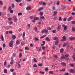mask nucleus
I'll return each mask as SVG.
<instances>
[{
	"label": "nucleus",
	"mask_w": 75,
	"mask_h": 75,
	"mask_svg": "<svg viewBox=\"0 0 75 75\" xmlns=\"http://www.w3.org/2000/svg\"><path fill=\"white\" fill-rule=\"evenodd\" d=\"M13 43H14V41L11 40L10 43H9V46L10 47H12V46L13 45Z\"/></svg>",
	"instance_id": "obj_1"
},
{
	"label": "nucleus",
	"mask_w": 75,
	"mask_h": 75,
	"mask_svg": "<svg viewBox=\"0 0 75 75\" xmlns=\"http://www.w3.org/2000/svg\"><path fill=\"white\" fill-rule=\"evenodd\" d=\"M62 27H63V28H64V30L65 31H66V30H67V28H68V26H66L65 25H64V24H63L62 25Z\"/></svg>",
	"instance_id": "obj_2"
},
{
	"label": "nucleus",
	"mask_w": 75,
	"mask_h": 75,
	"mask_svg": "<svg viewBox=\"0 0 75 75\" xmlns=\"http://www.w3.org/2000/svg\"><path fill=\"white\" fill-rule=\"evenodd\" d=\"M42 33H45V34H47V33H48V31L46 30H43L42 31Z\"/></svg>",
	"instance_id": "obj_3"
},
{
	"label": "nucleus",
	"mask_w": 75,
	"mask_h": 75,
	"mask_svg": "<svg viewBox=\"0 0 75 75\" xmlns=\"http://www.w3.org/2000/svg\"><path fill=\"white\" fill-rule=\"evenodd\" d=\"M13 19L14 20V22H17V18L16 16H13Z\"/></svg>",
	"instance_id": "obj_4"
},
{
	"label": "nucleus",
	"mask_w": 75,
	"mask_h": 75,
	"mask_svg": "<svg viewBox=\"0 0 75 75\" xmlns=\"http://www.w3.org/2000/svg\"><path fill=\"white\" fill-rule=\"evenodd\" d=\"M62 39H62L61 40V41H65V40H66V38H65V36H63L62 37Z\"/></svg>",
	"instance_id": "obj_5"
},
{
	"label": "nucleus",
	"mask_w": 75,
	"mask_h": 75,
	"mask_svg": "<svg viewBox=\"0 0 75 75\" xmlns=\"http://www.w3.org/2000/svg\"><path fill=\"white\" fill-rule=\"evenodd\" d=\"M26 10L28 11V10H31V7L30 6L27 7L26 8Z\"/></svg>",
	"instance_id": "obj_6"
},
{
	"label": "nucleus",
	"mask_w": 75,
	"mask_h": 75,
	"mask_svg": "<svg viewBox=\"0 0 75 75\" xmlns=\"http://www.w3.org/2000/svg\"><path fill=\"white\" fill-rule=\"evenodd\" d=\"M16 44L18 45V44H20V42H19L18 40H17L16 41Z\"/></svg>",
	"instance_id": "obj_7"
},
{
	"label": "nucleus",
	"mask_w": 75,
	"mask_h": 75,
	"mask_svg": "<svg viewBox=\"0 0 75 75\" xmlns=\"http://www.w3.org/2000/svg\"><path fill=\"white\" fill-rule=\"evenodd\" d=\"M57 14V11H55L54 12L53 16H55V15Z\"/></svg>",
	"instance_id": "obj_8"
},
{
	"label": "nucleus",
	"mask_w": 75,
	"mask_h": 75,
	"mask_svg": "<svg viewBox=\"0 0 75 75\" xmlns=\"http://www.w3.org/2000/svg\"><path fill=\"white\" fill-rule=\"evenodd\" d=\"M70 72H71V73H74V72H75V70H74L71 69L70 70Z\"/></svg>",
	"instance_id": "obj_9"
},
{
	"label": "nucleus",
	"mask_w": 75,
	"mask_h": 75,
	"mask_svg": "<svg viewBox=\"0 0 75 75\" xmlns=\"http://www.w3.org/2000/svg\"><path fill=\"white\" fill-rule=\"evenodd\" d=\"M1 39L2 41H4V38L3 37V35H1Z\"/></svg>",
	"instance_id": "obj_10"
},
{
	"label": "nucleus",
	"mask_w": 75,
	"mask_h": 75,
	"mask_svg": "<svg viewBox=\"0 0 75 75\" xmlns=\"http://www.w3.org/2000/svg\"><path fill=\"white\" fill-rule=\"evenodd\" d=\"M45 39L46 41H50V38H49L48 37H46L45 38Z\"/></svg>",
	"instance_id": "obj_11"
},
{
	"label": "nucleus",
	"mask_w": 75,
	"mask_h": 75,
	"mask_svg": "<svg viewBox=\"0 0 75 75\" xmlns=\"http://www.w3.org/2000/svg\"><path fill=\"white\" fill-rule=\"evenodd\" d=\"M58 38L57 37H55L53 38V40H58Z\"/></svg>",
	"instance_id": "obj_12"
},
{
	"label": "nucleus",
	"mask_w": 75,
	"mask_h": 75,
	"mask_svg": "<svg viewBox=\"0 0 75 75\" xmlns=\"http://www.w3.org/2000/svg\"><path fill=\"white\" fill-rule=\"evenodd\" d=\"M55 45H58V41L57 40H55Z\"/></svg>",
	"instance_id": "obj_13"
},
{
	"label": "nucleus",
	"mask_w": 75,
	"mask_h": 75,
	"mask_svg": "<svg viewBox=\"0 0 75 75\" xmlns=\"http://www.w3.org/2000/svg\"><path fill=\"white\" fill-rule=\"evenodd\" d=\"M69 39L70 40H75V37H73L72 38H70Z\"/></svg>",
	"instance_id": "obj_14"
},
{
	"label": "nucleus",
	"mask_w": 75,
	"mask_h": 75,
	"mask_svg": "<svg viewBox=\"0 0 75 75\" xmlns=\"http://www.w3.org/2000/svg\"><path fill=\"white\" fill-rule=\"evenodd\" d=\"M62 65H63V66H65V65H66V64L65 63H64V62H62L61 63Z\"/></svg>",
	"instance_id": "obj_15"
},
{
	"label": "nucleus",
	"mask_w": 75,
	"mask_h": 75,
	"mask_svg": "<svg viewBox=\"0 0 75 75\" xmlns=\"http://www.w3.org/2000/svg\"><path fill=\"white\" fill-rule=\"evenodd\" d=\"M40 19L42 20V19H45V17L43 16H40Z\"/></svg>",
	"instance_id": "obj_16"
},
{
	"label": "nucleus",
	"mask_w": 75,
	"mask_h": 75,
	"mask_svg": "<svg viewBox=\"0 0 75 75\" xmlns=\"http://www.w3.org/2000/svg\"><path fill=\"white\" fill-rule=\"evenodd\" d=\"M63 51H64V49L62 48L60 50V52L61 53H62L63 52Z\"/></svg>",
	"instance_id": "obj_17"
},
{
	"label": "nucleus",
	"mask_w": 75,
	"mask_h": 75,
	"mask_svg": "<svg viewBox=\"0 0 75 75\" xmlns=\"http://www.w3.org/2000/svg\"><path fill=\"white\" fill-rule=\"evenodd\" d=\"M25 32H24L23 33V35H22V37H23V38H24V37H25Z\"/></svg>",
	"instance_id": "obj_18"
},
{
	"label": "nucleus",
	"mask_w": 75,
	"mask_h": 75,
	"mask_svg": "<svg viewBox=\"0 0 75 75\" xmlns=\"http://www.w3.org/2000/svg\"><path fill=\"white\" fill-rule=\"evenodd\" d=\"M12 38H13L14 40L16 39V36L14 35H13L12 36Z\"/></svg>",
	"instance_id": "obj_19"
},
{
	"label": "nucleus",
	"mask_w": 75,
	"mask_h": 75,
	"mask_svg": "<svg viewBox=\"0 0 75 75\" xmlns=\"http://www.w3.org/2000/svg\"><path fill=\"white\" fill-rule=\"evenodd\" d=\"M72 58H73V59L74 60V61H75V56L74 55H73Z\"/></svg>",
	"instance_id": "obj_20"
},
{
	"label": "nucleus",
	"mask_w": 75,
	"mask_h": 75,
	"mask_svg": "<svg viewBox=\"0 0 75 75\" xmlns=\"http://www.w3.org/2000/svg\"><path fill=\"white\" fill-rule=\"evenodd\" d=\"M67 43H64L63 45V47H65L67 45Z\"/></svg>",
	"instance_id": "obj_21"
},
{
	"label": "nucleus",
	"mask_w": 75,
	"mask_h": 75,
	"mask_svg": "<svg viewBox=\"0 0 75 75\" xmlns=\"http://www.w3.org/2000/svg\"><path fill=\"white\" fill-rule=\"evenodd\" d=\"M69 65L70 67H74V65L73 64H69Z\"/></svg>",
	"instance_id": "obj_22"
},
{
	"label": "nucleus",
	"mask_w": 75,
	"mask_h": 75,
	"mask_svg": "<svg viewBox=\"0 0 75 75\" xmlns=\"http://www.w3.org/2000/svg\"><path fill=\"white\" fill-rule=\"evenodd\" d=\"M34 19L35 20H39V18L37 17H36L34 18Z\"/></svg>",
	"instance_id": "obj_23"
},
{
	"label": "nucleus",
	"mask_w": 75,
	"mask_h": 75,
	"mask_svg": "<svg viewBox=\"0 0 75 75\" xmlns=\"http://www.w3.org/2000/svg\"><path fill=\"white\" fill-rule=\"evenodd\" d=\"M25 50H29V49L28 48V47H25Z\"/></svg>",
	"instance_id": "obj_24"
},
{
	"label": "nucleus",
	"mask_w": 75,
	"mask_h": 75,
	"mask_svg": "<svg viewBox=\"0 0 75 75\" xmlns=\"http://www.w3.org/2000/svg\"><path fill=\"white\" fill-rule=\"evenodd\" d=\"M61 26H59L57 28V30H60L61 29Z\"/></svg>",
	"instance_id": "obj_25"
},
{
	"label": "nucleus",
	"mask_w": 75,
	"mask_h": 75,
	"mask_svg": "<svg viewBox=\"0 0 75 75\" xmlns=\"http://www.w3.org/2000/svg\"><path fill=\"white\" fill-rule=\"evenodd\" d=\"M42 49L43 50H45V47L44 46H43V47H42Z\"/></svg>",
	"instance_id": "obj_26"
},
{
	"label": "nucleus",
	"mask_w": 75,
	"mask_h": 75,
	"mask_svg": "<svg viewBox=\"0 0 75 75\" xmlns=\"http://www.w3.org/2000/svg\"><path fill=\"white\" fill-rule=\"evenodd\" d=\"M52 32L53 33H57V31H56V30H53L52 31Z\"/></svg>",
	"instance_id": "obj_27"
},
{
	"label": "nucleus",
	"mask_w": 75,
	"mask_h": 75,
	"mask_svg": "<svg viewBox=\"0 0 75 75\" xmlns=\"http://www.w3.org/2000/svg\"><path fill=\"white\" fill-rule=\"evenodd\" d=\"M49 73L50 74H53V71H50Z\"/></svg>",
	"instance_id": "obj_28"
},
{
	"label": "nucleus",
	"mask_w": 75,
	"mask_h": 75,
	"mask_svg": "<svg viewBox=\"0 0 75 75\" xmlns=\"http://www.w3.org/2000/svg\"><path fill=\"white\" fill-rule=\"evenodd\" d=\"M8 10L10 11V10H11V6H9L8 8Z\"/></svg>",
	"instance_id": "obj_29"
},
{
	"label": "nucleus",
	"mask_w": 75,
	"mask_h": 75,
	"mask_svg": "<svg viewBox=\"0 0 75 75\" xmlns=\"http://www.w3.org/2000/svg\"><path fill=\"white\" fill-rule=\"evenodd\" d=\"M4 73H7V69H5L4 70Z\"/></svg>",
	"instance_id": "obj_30"
},
{
	"label": "nucleus",
	"mask_w": 75,
	"mask_h": 75,
	"mask_svg": "<svg viewBox=\"0 0 75 75\" xmlns=\"http://www.w3.org/2000/svg\"><path fill=\"white\" fill-rule=\"evenodd\" d=\"M72 17H69V19H68L69 21H71V19H72Z\"/></svg>",
	"instance_id": "obj_31"
},
{
	"label": "nucleus",
	"mask_w": 75,
	"mask_h": 75,
	"mask_svg": "<svg viewBox=\"0 0 75 75\" xmlns=\"http://www.w3.org/2000/svg\"><path fill=\"white\" fill-rule=\"evenodd\" d=\"M8 20L9 21H11V20H12V18H8Z\"/></svg>",
	"instance_id": "obj_32"
},
{
	"label": "nucleus",
	"mask_w": 75,
	"mask_h": 75,
	"mask_svg": "<svg viewBox=\"0 0 75 75\" xmlns=\"http://www.w3.org/2000/svg\"><path fill=\"white\" fill-rule=\"evenodd\" d=\"M60 71H61V72H62H62H64V71H65V69H64L62 70H60Z\"/></svg>",
	"instance_id": "obj_33"
},
{
	"label": "nucleus",
	"mask_w": 75,
	"mask_h": 75,
	"mask_svg": "<svg viewBox=\"0 0 75 75\" xmlns=\"http://www.w3.org/2000/svg\"><path fill=\"white\" fill-rule=\"evenodd\" d=\"M18 68H21V65L20 64H18Z\"/></svg>",
	"instance_id": "obj_34"
},
{
	"label": "nucleus",
	"mask_w": 75,
	"mask_h": 75,
	"mask_svg": "<svg viewBox=\"0 0 75 75\" xmlns=\"http://www.w3.org/2000/svg\"><path fill=\"white\" fill-rule=\"evenodd\" d=\"M21 57H22V53H20L19 54V58H21Z\"/></svg>",
	"instance_id": "obj_35"
},
{
	"label": "nucleus",
	"mask_w": 75,
	"mask_h": 75,
	"mask_svg": "<svg viewBox=\"0 0 75 75\" xmlns=\"http://www.w3.org/2000/svg\"><path fill=\"white\" fill-rule=\"evenodd\" d=\"M39 14L40 16H42V15H43V13L41 12Z\"/></svg>",
	"instance_id": "obj_36"
},
{
	"label": "nucleus",
	"mask_w": 75,
	"mask_h": 75,
	"mask_svg": "<svg viewBox=\"0 0 75 75\" xmlns=\"http://www.w3.org/2000/svg\"><path fill=\"white\" fill-rule=\"evenodd\" d=\"M54 58H58V57L55 54L54 55Z\"/></svg>",
	"instance_id": "obj_37"
},
{
	"label": "nucleus",
	"mask_w": 75,
	"mask_h": 75,
	"mask_svg": "<svg viewBox=\"0 0 75 75\" xmlns=\"http://www.w3.org/2000/svg\"><path fill=\"white\" fill-rule=\"evenodd\" d=\"M33 67H37V64H33Z\"/></svg>",
	"instance_id": "obj_38"
},
{
	"label": "nucleus",
	"mask_w": 75,
	"mask_h": 75,
	"mask_svg": "<svg viewBox=\"0 0 75 75\" xmlns=\"http://www.w3.org/2000/svg\"><path fill=\"white\" fill-rule=\"evenodd\" d=\"M61 59H64V58H65V57L64 56H61Z\"/></svg>",
	"instance_id": "obj_39"
},
{
	"label": "nucleus",
	"mask_w": 75,
	"mask_h": 75,
	"mask_svg": "<svg viewBox=\"0 0 75 75\" xmlns=\"http://www.w3.org/2000/svg\"><path fill=\"white\" fill-rule=\"evenodd\" d=\"M42 9H43V8L42 7V8H39L38 10V11H41V10H42Z\"/></svg>",
	"instance_id": "obj_40"
},
{
	"label": "nucleus",
	"mask_w": 75,
	"mask_h": 75,
	"mask_svg": "<svg viewBox=\"0 0 75 75\" xmlns=\"http://www.w3.org/2000/svg\"><path fill=\"white\" fill-rule=\"evenodd\" d=\"M39 3L40 5H42V3H43V2L40 1L39 2Z\"/></svg>",
	"instance_id": "obj_41"
},
{
	"label": "nucleus",
	"mask_w": 75,
	"mask_h": 75,
	"mask_svg": "<svg viewBox=\"0 0 75 75\" xmlns=\"http://www.w3.org/2000/svg\"><path fill=\"white\" fill-rule=\"evenodd\" d=\"M72 31H75V28L74 27H73L72 28Z\"/></svg>",
	"instance_id": "obj_42"
},
{
	"label": "nucleus",
	"mask_w": 75,
	"mask_h": 75,
	"mask_svg": "<svg viewBox=\"0 0 75 75\" xmlns=\"http://www.w3.org/2000/svg\"><path fill=\"white\" fill-rule=\"evenodd\" d=\"M38 51H41V47H38Z\"/></svg>",
	"instance_id": "obj_43"
},
{
	"label": "nucleus",
	"mask_w": 75,
	"mask_h": 75,
	"mask_svg": "<svg viewBox=\"0 0 75 75\" xmlns=\"http://www.w3.org/2000/svg\"><path fill=\"white\" fill-rule=\"evenodd\" d=\"M22 15V13H19L18 14V16H20Z\"/></svg>",
	"instance_id": "obj_44"
},
{
	"label": "nucleus",
	"mask_w": 75,
	"mask_h": 75,
	"mask_svg": "<svg viewBox=\"0 0 75 75\" xmlns=\"http://www.w3.org/2000/svg\"><path fill=\"white\" fill-rule=\"evenodd\" d=\"M13 12H14V11H13V10H11L10 11V13H13Z\"/></svg>",
	"instance_id": "obj_45"
},
{
	"label": "nucleus",
	"mask_w": 75,
	"mask_h": 75,
	"mask_svg": "<svg viewBox=\"0 0 75 75\" xmlns=\"http://www.w3.org/2000/svg\"><path fill=\"white\" fill-rule=\"evenodd\" d=\"M35 31H37V27L36 26H35Z\"/></svg>",
	"instance_id": "obj_46"
},
{
	"label": "nucleus",
	"mask_w": 75,
	"mask_h": 75,
	"mask_svg": "<svg viewBox=\"0 0 75 75\" xmlns=\"http://www.w3.org/2000/svg\"><path fill=\"white\" fill-rule=\"evenodd\" d=\"M2 45L4 48H5V47H6V44L5 43L4 44Z\"/></svg>",
	"instance_id": "obj_47"
},
{
	"label": "nucleus",
	"mask_w": 75,
	"mask_h": 75,
	"mask_svg": "<svg viewBox=\"0 0 75 75\" xmlns=\"http://www.w3.org/2000/svg\"><path fill=\"white\" fill-rule=\"evenodd\" d=\"M0 4L1 5H3V2L2 1H0Z\"/></svg>",
	"instance_id": "obj_48"
},
{
	"label": "nucleus",
	"mask_w": 75,
	"mask_h": 75,
	"mask_svg": "<svg viewBox=\"0 0 75 75\" xmlns=\"http://www.w3.org/2000/svg\"><path fill=\"white\" fill-rule=\"evenodd\" d=\"M40 74H44V72H42V71H40L39 72Z\"/></svg>",
	"instance_id": "obj_49"
},
{
	"label": "nucleus",
	"mask_w": 75,
	"mask_h": 75,
	"mask_svg": "<svg viewBox=\"0 0 75 75\" xmlns=\"http://www.w3.org/2000/svg\"><path fill=\"white\" fill-rule=\"evenodd\" d=\"M14 61H11V62L10 64H13V62Z\"/></svg>",
	"instance_id": "obj_50"
},
{
	"label": "nucleus",
	"mask_w": 75,
	"mask_h": 75,
	"mask_svg": "<svg viewBox=\"0 0 75 75\" xmlns=\"http://www.w3.org/2000/svg\"><path fill=\"white\" fill-rule=\"evenodd\" d=\"M30 47H34V45L32 43H31L30 44Z\"/></svg>",
	"instance_id": "obj_51"
},
{
	"label": "nucleus",
	"mask_w": 75,
	"mask_h": 75,
	"mask_svg": "<svg viewBox=\"0 0 75 75\" xmlns=\"http://www.w3.org/2000/svg\"><path fill=\"white\" fill-rule=\"evenodd\" d=\"M47 29L48 30H49V31H50L51 29L50 28V27H48L47 28Z\"/></svg>",
	"instance_id": "obj_52"
},
{
	"label": "nucleus",
	"mask_w": 75,
	"mask_h": 75,
	"mask_svg": "<svg viewBox=\"0 0 75 75\" xmlns=\"http://www.w3.org/2000/svg\"><path fill=\"white\" fill-rule=\"evenodd\" d=\"M34 61L35 62H37V61L36 60V59L35 58H34Z\"/></svg>",
	"instance_id": "obj_53"
},
{
	"label": "nucleus",
	"mask_w": 75,
	"mask_h": 75,
	"mask_svg": "<svg viewBox=\"0 0 75 75\" xmlns=\"http://www.w3.org/2000/svg\"><path fill=\"white\" fill-rule=\"evenodd\" d=\"M64 56H65V57L67 58V57H68L69 55H68V54H65Z\"/></svg>",
	"instance_id": "obj_54"
},
{
	"label": "nucleus",
	"mask_w": 75,
	"mask_h": 75,
	"mask_svg": "<svg viewBox=\"0 0 75 75\" xmlns=\"http://www.w3.org/2000/svg\"><path fill=\"white\" fill-rule=\"evenodd\" d=\"M12 8H14V4H13L12 5Z\"/></svg>",
	"instance_id": "obj_55"
},
{
	"label": "nucleus",
	"mask_w": 75,
	"mask_h": 75,
	"mask_svg": "<svg viewBox=\"0 0 75 75\" xmlns=\"http://www.w3.org/2000/svg\"><path fill=\"white\" fill-rule=\"evenodd\" d=\"M10 71L11 72H13L14 71V69H10Z\"/></svg>",
	"instance_id": "obj_56"
},
{
	"label": "nucleus",
	"mask_w": 75,
	"mask_h": 75,
	"mask_svg": "<svg viewBox=\"0 0 75 75\" xmlns=\"http://www.w3.org/2000/svg\"><path fill=\"white\" fill-rule=\"evenodd\" d=\"M63 21H67V18H64L63 19Z\"/></svg>",
	"instance_id": "obj_57"
},
{
	"label": "nucleus",
	"mask_w": 75,
	"mask_h": 75,
	"mask_svg": "<svg viewBox=\"0 0 75 75\" xmlns=\"http://www.w3.org/2000/svg\"><path fill=\"white\" fill-rule=\"evenodd\" d=\"M13 57H15L16 56V53H13Z\"/></svg>",
	"instance_id": "obj_58"
},
{
	"label": "nucleus",
	"mask_w": 75,
	"mask_h": 75,
	"mask_svg": "<svg viewBox=\"0 0 75 75\" xmlns=\"http://www.w3.org/2000/svg\"><path fill=\"white\" fill-rule=\"evenodd\" d=\"M38 65L39 67H41L42 66V64H39Z\"/></svg>",
	"instance_id": "obj_59"
},
{
	"label": "nucleus",
	"mask_w": 75,
	"mask_h": 75,
	"mask_svg": "<svg viewBox=\"0 0 75 75\" xmlns=\"http://www.w3.org/2000/svg\"><path fill=\"white\" fill-rule=\"evenodd\" d=\"M71 15H72V16H74V15H75V13H74V12H72L71 13Z\"/></svg>",
	"instance_id": "obj_60"
},
{
	"label": "nucleus",
	"mask_w": 75,
	"mask_h": 75,
	"mask_svg": "<svg viewBox=\"0 0 75 75\" xmlns=\"http://www.w3.org/2000/svg\"><path fill=\"white\" fill-rule=\"evenodd\" d=\"M57 5H59V1H58L57 2Z\"/></svg>",
	"instance_id": "obj_61"
},
{
	"label": "nucleus",
	"mask_w": 75,
	"mask_h": 75,
	"mask_svg": "<svg viewBox=\"0 0 75 75\" xmlns=\"http://www.w3.org/2000/svg\"><path fill=\"white\" fill-rule=\"evenodd\" d=\"M13 75H16V73L15 72H13Z\"/></svg>",
	"instance_id": "obj_62"
},
{
	"label": "nucleus",
	"mask_w": 75,
	"mask_h": 75,
	"mask_svg": "<svg viewBox=\"0 0 75 75\" xmlns=\"http://www.w3.org/2000/svg\"><path fill=\"white\" fill-rule=\"evenodd\" d=\"M71 23L72 24H75V21H71Z\"/></svg>",
	"instance_id": "obj_63"
},
{
	"label": "nucleus",
	"mask_w": 75,
	"mask_h": 75,
	"mask_svg": "<svg viewBox=\"0 0 75 75\" xmlns=\"http://www.w3.org/2000/svg\"><path fill=\"white\" fill-rule=\"evenodd\" d=\"M69 73H68L67 72L66 73L64 74V75H69Z\"/></svg>",
	"instance_id": "obj_64"
}]
</instances>
